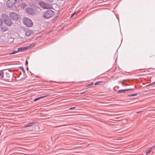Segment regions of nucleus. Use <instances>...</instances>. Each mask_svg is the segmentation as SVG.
Listing matches in <instances>:
<instances>
[{
    "label": "nucleus",
    "mask_w": 155,
    "mask_h": 155,
    "mask_svg": "<svg viewBox=\"0 0 155 155\" xmlns=\"http://www.w3.org/2000/svg\"><path fill=\"white\" fill-rule=\"evenodd\" d=\"M1 18L4 23L7 26H10L12 24L11 18L5 14H3L1 15Z\"/></svg>",
    "instance_id": "nucleus-1"
},
{
    "label": "nucleus",
    "mask_w": 155,
    "mask_h": 155,
    "mask_svg": "<svg viewBox=\"0 0 155 155\" xmlns=\"http://www.w3.org/2000/svg\"><path fill=\"white\" fill-rule=\"evenodd\" d=\"M24 24L28 27H31L32 26L33 23L32 21L29 18L25 17L23 19Z\"/></svg>",
    "instance_id": "nucleus-2"
},
{
    "label": "nucleus",
    "mask_w": 155,
    "mask_h": 155,
    "mask_svg": "<svg viewBox=\"0 0 155 155\" xmlns=\"http://www.w3.org/2000/svg\"><path fill=\"white\" fill-rule=\"evenodd\" d=\"M54 14V12L51 10H48L44 12L43 16L46 18H48L52 16Z\"/></svg>",
    "instance_id": "nucleus-3"
},
{
    "label": "nucleus",
    "mask_w": 155,
    "mask_h": 155,
    "mask_svg": "<svg viewBox=\"0 0 155 155\" xmlns=\"http://www.w3.org/2000/svg\"><path fill=\"white\" fill-rule=\"evenodd\" d=\"M19 0H8L6 3L7 7L11 8L13 7L14 4L17 3Z\"/></svg>",
    "instance_id": "nucleus-4"
},
{
    "label": "nucleus",
    "mask_w": 155,
    "mask_h": 155,
    "mask_svg": "<svg viewBox=\"0 0 155 155\" xmlns=\"http://www.w3.org/2000/svg\"><path fill=\"white\" fill-rule=\"evenodd\" d=\"M9 15L13 20L15 21L17 20L19 17V15H18L13 12H10L9 14Z\"/></svg>",
    "instance_id": "nucleus-5"
},
{
    "label": "nucleus",
    "mask_w": 155,
    "mask_h": 155,
    "mask_svg": "<svg viewBox=\"0 0 155 155\" xmlns=\"http://www.w3.org/2000/svg\"><path fill=\"white\" fill-rule=\"evenodd\" d=\"M39 4L40 6L45 8L48 9L50 7V6L49 4L43 2H39Z\"/></svg>",
    "instance_id": "nucleus-6"
},
{
    "label": "nucleus",
    "mask_w": 155,
    "mask_h": 155,
    "mask_svg": "<svg viewBox=\"0 0 155 155\" xmlns=\"http://www.w3.org/2000/svg\"><path fill=\"white\" fill-rule=\"evenodd\" d=\"M25 11L28 14H32L33 13V9L30 8H26Z\"/></svg>",
    "instance_id": "nucleus-7"
},
{
    "label": "nucleus",
    "mask_w": 155,
    "mask_h": 155,
    "mask_svg": "<svg viewBox=\"0 0 155 155\" xmlns=\"http://www.w3.org/2000/svg\"><path fill=\"white\" fill-rule=\"evenodd\" d=\"M131 89H126L124 90H118L117 93L118 94H122L124 93L126 91L130 90Z\"/></svg>",
    "instance_id": "nucleus-8"
},
{
    "label": "nucleus",
    "mask_w": 155,
    "mask_h": 155,
    "mask_svg": "<svg viewBox=\"0 0 155 155\" xmlns=\"http://www.w3.org/2000/svg\"><path fill=\"white\" fill-rule=\"evenodd\" d=\"M27 48H28V47H27L19 48L18 49V50H17L18 51V52L23 51H24L27 50Z\"/></svg>",
    "instance_id": "nucleus-9"
},
{
    "label": "nucleus",
    "mask_w": 155,
    "mask_h": 155,
    "mask_svg": "<svg viewBox=\"0 0 155 155\" xmlns=\"http://www.w3.org/2000/svg\"><path fill=\"white\" fill-rule=\"evenodd\" d=\"M35 122H32L28 123L26 125H25L24 126V127H31L34 126V124L35 123Z\"/></svg>",
    "instance_id": "nucleus-10"
},
{
    "label": "nucleus",
    "mask_w": 155,
    "mask_h": 155,
    "mask_svg": "<svg viewBox=\"0 0 155 155\" xmlns=\"http://www.w3.org/2000/svg\"><path fill=\"white\" fill-rule=\"evenodd\" d=\"M8 28L5 26H3L1 27V31L2 32H4L8 30Z\"/></svg>",
    "instance_id": "nucleus-11"
},
{
    "label": "nucleus",
    "mask_w": 155,
    "mask_h": 155,
    "mask_svg": "<svg viewBox=\"0 0 155 155\" xmlns=\"http://www.w3.org/2000/svg\"><path fill=\"white\" fill-rule=\"evenodd\" d=\"M48 96V95H45V96H41L40 97H38V98H36L34 100V101H37L39 100L41 98H43L46 97H47Z\"/></svg>",
    "instance_id": "nucleus-12"
},
{
    "label": "nucleus",
    "mask_w": 155,
    "mask_h": 155,
    "mask_svg": "<svg viewBox=\"0 0 155 155\" xmlns=\"http://www.w3.org/2000/svg\"><path fill=\"white\" fill-rule=\"evenodd\" d=\"M31 31L29 30L26 31L25 32V35L26 36H28L31 35Z\"/></svg>",
    "instance_id": "nucleus-13"
},
{
    "label": "nucleus",
    "mask_w": 155,
    "mask_h": 155,
    "mask_svg": "<svg viewBox=\"0 0 155 155\" xmlns=\"http://www.w3.org/2000/svg\"><path fill=\"white\" fill-rule=\"evenodd\" d=\"M154 147H152L150 149L147 150V151L146 152V153L147 155L149 154L151 152V150Z\"/></svg>",
    "instance_id": "nucleus-14"
},
{
    "label": "nucleus",
    "mask_w": 155,
    "mask_h": 155,
    "mask_svg": "<svg viewBox=\"0 0 155 155\" xmlns=\"http://www.w3.org/2000/svg\"><path fill=\"white\" fill-rule=\"evenodd\" d=\"M0 76L2 78L4 77V72L2 70L0 71Z\"/></svg>",
    "instance_id": "nucleus-15"
},
{
    "label": "nucleus",
    "mask_w": 155,
    "mask_h": 155,
    "mask_svg": "<svg viewBox=\"0 0 155 155\" xmlns=\"http://www.w3.org/2000/svg\"><path fill=\"white\" fill-rule=\"evenodd\" d=\"M102 81H98L96 82L94 85H101L102 84H101L102 83Z\"/></svg>",
    "instance_id": "nucleus-16"
},
{
    "label": "nucleus",
    "mask_w": 155,
    "mask_h": 155,
    "mask_svg": "<svg viewBox=\"0 0 155 155\" xmlns=\"http://www.w3.org/2000/svg\"><path fill=\"white\" fill-rule=\"evenodd\" d=\"M18 52V50H17V51H13L12 52L9 53V54H16V53H17Z\"/></svg>",
    "instance_id": "nucleus-17"
},
{
    "label": "nucleus",
    "mask_w": 155,
    "mask_h": 155,
    "mask_svg": "<svg viewBox=\"0 0 155 155\" xmlns=\"http://www.w3.org/2000/svg\"><path fill=\"white\" fill-rule=\"evenodd\" d=\"M36 45V44L34 43H32L31 44H30L29 45V47L30 48H31L33 47L34 46H35Z\"/></svg>",
    "instance_id": "nucleus-18"
},
{
    "label": "nucleus",
    "mask_w": 155,
    "mask_h": 155,
    "mask_svg": "<svg viewBox=\"0 0 155 155\" xmlns=\"http://www.w3.org/2000/svg\"><path fill=\"white\" fill-rule=\"evenodd\" d=\"M137 95V93H135V94H130V95H128V96H129V97L134 96H136Z\"/></svg>",
    "instance_id": "nucleus-19"
},
{
    "label": "nucleus",
    "mask_w": 155,
    "mask_h": 155,
    "mask_svg": "<svg viewBox=\"0 0 155 155\" xmlns=\"http://www.w3.org/2000/svg\"><path fill=\"white\" fill-rule=\"evenodd\" d=\"M12 76L11 75V77L10 78L8 79V81L10 82L12 81Z\"/></svg>",
    "instance_id": "nucleus-20"
},
{
    "label": "nucleus",
    "mask_w": 155,
    "mask_h": 155,
    "mask_svg": "<svg viewBox=\"0 0 155 155\" xmlns=\"http://www.w3.org/2000/svg\"><path fill=\"white\" fill-rule=\"evenodd\" d=\"M155 84V82H153V83H151L150 84H149L148 85H147V86H151V85H153V84Z\"/></svg>",
    "instance_id": "nucleus-21"
},
{
    "label": "nucleus",
    "mask_w": 155,
    "mask_h": 155,
    "mask_svg": "<svg viewBox=\"0 0 155 155\" xmlns=\"http://www.w3.org/2000/svg\"><path fill=\"white\" fill-rule=\"evenodd\" d=\"M20 68L22 71L23 73V74H25V71L24 70L23 68L22 67H20Z\"/></svg>",
    "instance_id": "nucleus-22"
},
{
    "label": "nucleus",
    "mask_w": 155,
    "mask_h": 155,
    "mask_svg": "<svg viewBox=\"0 0 155 155\" xmlns=\"http://www.w3.org/2000/svg\"><path fill=\"white\" fill-rule=\"evenodd\" d=\"M2 23H3L2 20L0 19V26L2 25Z\"/></svg>",
    "instance_id": "nucleus-23"
},
{
    "label": "nucleus",
    "mask_w": 155,
    "mask_h": 155,
    "mask_svg": "<svg viewBox=\"0 0 155 155\" xmlns=\"http://www.w3.org/2000/svg\"><path fill=\"white\" fill-rule=\"evenodd\" d=\"M76 12H74V13H73L72 14V15L71 16V17H73L74 15L76 14Z\"/></svg>",
    "instance_id": "nucleus-24"
},
{
    "label": "nucleus",
    "mask_w": 155,
    "mask_h": 155,
    "mask_svg": "<svg viewBox=\"0 0 155 155\" xmlns=\"http://www.w3.org/2000/svg\"><path fill=\"white\" fill-rule=\"evenodd\" d=\"M93 84V83H91V84L87 85V86H89L92 85Z\"/></svg>",
    "instance_id": "nucleus-25"
},
{
    "label": "nucleus",
    "mask_w": 155,
    "mask_h": 155,
    "mask_svg": "<svg viewBox=\"0 0 155 155\" xmlns=\"http://www.w3.org/2000/svg\"><path fill=\"white\" fill-rule=\"evenodd\" d=\"M25 65H27V66L28 65V61H27V60H26V61H25Z\"/></svg>",
    "instance_id": "nucleus-26"
},
{
    "label": "nucleus",
    "mask_w": 155,
    "mask_h": 155,
    "mask_svg": "<svg viewBox=\"0 0 155 155\" xmlns=\"http://www.w3.org/2000/svg\"><path fill=\"white\" fill-rule=\"evenodd\" d=\"M75 108V107H72L70 108V109L72 110V109Z\"/></svg>",
    "instance_id": "nucleus-27"
},
{
    "label": "nucleus",
    "mask_w": 155,
    "mask_h": 155,
    "mask_svg": "<svg viewBox=\"0 0 155 155\" xmlns=\"http://www.w3.org/2000/svg\"><path fill=\"white\" fill-rule=\"evenodd\" d=\"M141 112H142V111H137V112H136V113H140Z\"/></svg>",
    "instance_id": "nucleus-28"
},
{
    "label": "nucleus",
    "mask_w": 155,
    "mask_h": 155,
    "mask_svg": "<svg viewBox=\"0 0 155 155\" xmlns=\"http://www.w3.org/2000/svg\"><path fill=\"white\" fill-rule=\"evenodd\" d=\"M86 91H85L84 92H81V93H80V94H83L84 93H85V92Z\"/></svg>",
    "instance_id": "nucleus-29"
},
{
    "label": "nucleus",
    "mask_w": 155,
    "mask_h": 155,
    "mask_svg": "<svg viewBox=\"0 0 155 155\" xmlns=\"http://www.w3.org/2000/svg\"><path fill=\"white\" fill-rule=\"evenodd\" d=\"M27 70H28V67H27Z\"/></svg>",
    "instance_id": "nucleus-30"
},
{
    "label": "nucleus",
    "mask_w": 155,
    "mask_h": 155,
    "mask_svg": "<svg viewBox=\"0 0 155 155\" xmlns=\"http://www.w3.org/2000/svg\"><path fill=\"white\" fill-rule=\"evenodd\" d=\"M65 125H62V126H65Z\"/></svg>",
    "instance_id": "nucleus-31"
},
{
    "label": "nucleus",
    "mask_w": 155,
    "mask_h": 155,
    "mask_svg": "<svg viewBox=\"0 0 155 155\" xmlns=\"http://www.w3.org/2000/svg\"><path fill=\"white\" fill-rule=\"evenodd\" d=\"M23 5H25V4H22V5H23Z\"/></svg>",
    "instance_id": "nucleus-32"
},
{
    "label": "nucleus",
    "mask_w": 155,
    "mask_h": 155,
    "mask_svg": "<svg viewBox=\"0 0 155 155\" xmlns=\"http://www.w3.org/2000/svg\"><path fill=\"white\" fill-rule=\"evenodd\" d=\"M61 126H58V127H60Z\"/></svg>",
    "instance_id": "nucleus-33"
}]
</instances>
